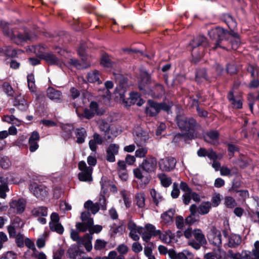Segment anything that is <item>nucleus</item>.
<instances>
[{"mask_svg": "<svg viewBox=\"0 0 259 259\" xmlns=\"http://www.w3.org/2000/svg\"><path fill=\"white\" fill-rule=\"evenodd\" d=\"M78 53L79 56L81 58L82 62L79 63V61L75 59H71L70 63L78 69H83L87 67L90 65L89 63L88 62L89 60V56L86 55L85 52V47L81 46L78 50Z\"/></svg>", "mask_w": 259, "mask_h": 259, "instance_id": "nucleus-4", "label": "nucleus"}, {"mask_svg": "<svg viewBox=\"0 0 259 259\" xmlns=\"http://www.w3.org/2000/svg\"><path fill=\"white\" fill-rule=\"evenodd\" d=\"M168 255L170 259H189L192 256L191 253L187 250L177 252L174 249H170L168 250Z\"/></svg>", "mask_w": 259, "mask_h": 259, "instance_id": "nucleus-18", "label": "nucleus"}, {"mask_svg": "<svg viewBox=\"0 0 259 259\" xmlns=\"http://www.w3.org/2000/svg\"><path fill=\"white\" fill-rule=\"evenodd\" d=\"M10 165V161L6 156L0 155V166L3 168H7Z\"/></svg>", "mask_w": 259, "mask_h": 259, "instance_id": "nucleus-53", "label": "nucleus"}, {"mask_svg": "<svg viewBox=\"0 0 259 259\" xmlns=\"http://www.w3.org/2000/svg\"><path fill=\"white\" fill-rule=\"evenodd\" d=\"M47 96L50 99L56 102H59L61 100V93L52 88L48 89Z\"/></svg>", "mask_w": 259, "mask_h": 259, "instance_id": "nucleus-24", "label": "nucleus"}, {"mask_svg": "<svg viewBox=\"0 0 259 259\" xmlns=\"http://www.w3.org/2000/svg\"><path fill=\"white\" fill-rule=\"evenodd\" d=\"M149 139L147 132L140 130L135 133V141L138 146L144 145Z\"/></svg>", "mask_w": 259, "mask_h": 259, "instance_id": "nucleus-21", "label": "nucleus"}, {"mask_svg": "<svg viewBox=\"0 0 259 259\" xmlns=\"http://www.w3.org/2000/svg\"><path fill=\"white\" fill-rule=\"evenodd\" d=\"M175 213V210L172 208L163 213L161 216L163 222L167 225L171 223Z\"/></svg>", "mask_w": 259, "mask_h": 259, "instance_id": "nucleus-28", "label": "nucleus"}, {"mask_svg": "<svg viewBox=\"0 0 259 259\" xmlns=\"http://www.w3.org/2000/svg\"><path fill=\"white\" fill-rule=\"evenodd\" d=\"M28 86L31 92H33L35 88V80L34 75L32 74H28L27 76Z\"/></svg>", "mask_w": 259, "mask_h": 259, "instance_id": "nucleus-51", "label": "nucleus"}, {"mask_svg": "<svg viewBox=\"0 0 259 259\" xmlns=\"http://www.w3.org/2000/svg\"><path fill=\"white\" fill-rule=\"evenodd\" d=\"M145 198L143 193H138L136 195L135 201L137 205L141 208L145 206Z\"/></svg>", "mask_w": 259, "mask_h": 259, "instance_id": "nucleus-46", "label": "nucleus"}, {"mask_svg": "<svg viewBox=\"0 0 259 259\" xmlns=\"http://www.w3.org/2000/svg\"><path fill=\"white\" fill-rule=\"evenodd\" d=\"M219 134L217 131H210L204 136L205 140L212 144H216L218 143Z\"/></svg>", "mask_w": 259, "mask_h": 259, "instance_id": "nucleus-29", "label": "nucleus"}, {"mask_svg": "<svg viewBox=\"0 0 259 259\" xmlns=\"http://www.w3.org/2000/svg\"><path fill=\"white\" fill-rule=\"evenodd\" d=\"M128 228L130 231V237L135 241L138 240L140 238L139 235L143 232L144 228L137 227L133 222H130L128 225Z\"/></svg>", "mask_w": 259, "mask_h": 259, "instance_id": "nucleus-16", "label": "nucleus"}, {"mask_svg": "<svg viewBox=\"0 0 259 259\" xmlns=\"http://www.w3.org/2000/svg\"><path fill=\"white\" fill-rule=\"evenodd\" d=\"M99 205L102 209H106V201L104 196L101 195V198L99 199V204H94L91 201H88L84 203V206L85 208L90 210L93 214H95L99 210Z\"/></svg>", "mask_w": 259, "mask_h": 259, "instance_id": "nucleus-10", "label": "nucleus"}, {"mask_svg": "<svg viewBox=\"0 0 259 259\" xmlns=\"http://www.w3.org/2000/svg\"><path fill=\"white\" fill-rule=\"evenodd\" d=\"M141 166L147 172L154 171L157 167V161L155 158L148 156L144 159Z\"/></svg>", "mask_w": 259, "mask_h": 259, "instance_id": "nucleus-12", "label": "nucleus"}, {"mask_svg": "<svg viewBox=\"0 0 259 259\" xmlns=\"http://www.w3.org/2000/svg\"><path fill=\"white\" fill-rule=\"evenodd\" d=\"M5 54L8 56L10 57H15L18 54H20L22 51L20 50H16L15 49H13L11 47H9L7 49H5L4 51Z\"/></svg>", "mask_w": 259, "mask_h": 259, "instance_id": "nucleus-50", "label": "nucleus"}, {"mask_svg": "<svg viewBox=\"0 0 259 259\" xmlns=\"http://www.w3.org/2000/svg\"><path fill=\"white\" fill-rule=\"evenodd\" d=\"M26 202L22 199L13 200L10 203L9 213H21L25 208Z\"/></svg>", "mask_w": 259, "mask_h": 259, "instance_id": "nucleus-9", "label": "nucleus"}, {"mask_svg": "<svg viewBox=\"0 0 259 259\" xmlns=\"http://www.w3.org/2000/svg\"><path fill=\"white\" fill-rule=\"evenodd\" d=\"M41 58L48 64L51 65H60V61L52 53H46L41 55Z\"/></svg>", "mask_w": 259, "mask_h": 259, "instance_id": "nucleus-25", "label": "nucleus"}, {"mask_svg": "<svg viewBox=\"0 0 259 259\" xmlns=\"http://www.w3.org/2000/svg\"><path fill=\"white\" fill-rule=\"evenodd\" d=\"M151 82V78L149 74L146 72L142 73L139 86L141 90H145L146 86Z\"/></svg>", "mask_w": 259, "mask_h": 259, "instance_id": "nucleus-27", "label": "nucleus"}, {"mask_svg": "<svg viewBox=\"0 0 259 259\" xmlns=\"http://www.w3.org/2000/svg\"><path fill=\"white\" fill-rule=\"evenodd\" d=\"M206 156H207L210 159L214 160L217 159L221 158L222 157V155H218L213 151L210 149L207 151Z\"/></svg>", "mask_w": 259, "mask_h": 259, "instance_id": "nucleus-60", "label": "nucleus"}, {"mask_svg": "<svg viewBox=\"0 0 259 259\" xmlns=\"http://www.w3.org/2000/svg\"><path fill=\"white\" fill-rule=\"evenodd\" d=\"M101 64L106 68H112L115 66V62L112 60L111 57L107 55H104L102 57Z\"/></svg>", "mask_w": 259, "mask_h": 259, "instance_id": "nucleus-33", "label": "nucleus"}, {"mask_svg": "<svg viewBox=\"0 0 259 259\" xmlns=\"http://www.w3.org/2000/svg\"><path fill=\"white\" fill-rule=\"evenodd\" d=\"M0 182L2 183V185H0V197L2 198H5L6 197V192L8 191L7 183L16 184L18 182L5 176L0 177Z\"/></svg>", "mask_w": 259, "mask_h": 259, "instance_id": "nucleus-17", "label": "nucleus"}, {"mask_svg": "<svg viewBox=\"0 0 259 259\" xmlns=\"http://www.w3.org/2000/svg\"><path fill=\"white\" fill-rule=\"evenodd\" d=\"M177 123L179 127L182 130H185L188 132L186 134V136L188 137L190 139L194 138V135H191L192 132L194 131L195 126V121L193 119H187L185 117L179 116L177 117ZM185 135L184 134H178L175 136L174 138L175 142H177V140L180 138L181 140L184 139Z\"/></svg>", "mask_w": 259, "mask_h": 259, "instance_id": "nucleus-1", "label": "nucleus"}, {"mask_svg": "<svg viewBox=\"0 0 259 259\" xmlns=\"http://www.w3.org/2000/svg\"><path fill=\"white\" fill-rule=\"evenodd\" d=\"M151 96L159 98L164 94V89L163 87L159 83L155 84L153 90L150 93Z\"/></svg>", "mask_w": 259, "mask_h": 259, "instance_id": "nucleus-36", "label": "nucleus"}, {"mask_svg": "<svg viewBox=\"0 0 259 259\" xmlns=\"http://www.w3.org/2000/svg\"><path fill=\"white\" fill-rule=\"evenodd\" d=\"M198 208L197 206L193 204L190 207V211L191 212L190 215L186 219V222L188 224H192L195 221L193 219V218L194 217L195 213L197 211Z\"/></svg>", "mask_w": 259, "mask_h": 259, "instance_id": "nucleus-44", "label": "nucleus"}, {"mask_svg": "<svg viewBox=\"0 0 259 259\" xmlns=\"http://www.w3.org/2000/svg\"><path fill=\"white\" fill-rule=\"evenodd\" d=\"M176 160L172 157L165 158L160 160V168L163 171H168L173 169L176 165Z\"/></svg>", "mask_w": 259, "mask_h": 259, "instance_id": "nucleus-13", "label": "nucleus"}, {"mask_svg": "<svg viewBox=\"0 0 259 259\" xmlns=\"http://www.w3.org/2000/svg\"><path fill=\"white\" fill-rule=\"evenodd\" d=\"M8 35L13 39L15 42L18 45L21 44L22 42L27 40H31L34 37L32 35H29L27 33L25 34V36H23L22 34L13 32L12 31L11 32L10 34H8Z\"/></svg>", "mask_w": 259, "mask_h": 259, "instance_id": "nucleus-20", "label": "nucleus"}, {"mask_svg": "<svg viewBox=\"0 0 259 259\" xmlns=\"http://www.w3.org/2000/svg\"><path fill=\"white\" fill-rule=\"evenodd\" d=\"M208 238L210 243L215 246L219 247L222 244L221 234L219 230L212 229L208 234Z\"/></svg>", "mask_w": 259, "mask_h": 259, "instance_id": "nucleus-15", "label": "nucleus"}, {"mask_svg": "<svg viewBox=\"0 0 259 259\" xmlns=\"http://www.w3.org/2000/svg\"><path fill=\"white\" fill-rule=\"evenodd\" d=\"M241 242V237L236 234H231L229 238L228 245L230 247H234L239 245Z\"/></svg>", "mask_w": 259, "mask_h": 259, "instance_id": "nucleus-35", "label": "nucleus"}, {"mask_svg": "<svg viewBox=\"0 0 259 259\" xmlns=\"http://www.w3.org/2000/svg\"><path fill=\"white\" fill-rule=\"evenodd\" d=\"M222 200L221 195L219 193H215L212 197V204L213 207L218 206L221 203Z\"/></svg>", "mask_w": 259, "mask_h": 259, "instance_id": "nucleus-54", "label": "nucleus"}, {"mask_svg": "<svg viewBox=\"0 0 259 259\" xmlns=\"http://www.w3.org/2000/svg\"><path fill=\"white\" fill-rule=\"evenodd\" d=\"M223 19L231 29H234L236 27V22L230 15H224Z\"/></svg>", "mask_w": 259, "mask_h": 259, "instance_id": "nucleus-38", "label": "nucleus"}, {"mask_svg": "<svg viewBox=\"0 0 259 259\" xmlns=\"http://www.w3.org/2000/svg\"><path fill=\"white\" fill-rule=\"evenodd\" d=\"M39 140L38 132L34 131L32 133L29 140V149L31 152H34L38 148L37 142Z\"/></svg>", "mask_w": 259, "mask_h": 259, "instance_id": "nucleus-22", "label": "nucleus"}, {"mask_svg": "<svg viewBox=\"0 0 259 259\" xmlns=\"http://www.w3.org/2000/svg\"><path fill=\"white\" fill-rule=\"evenodd\" d=\"M193 235L195 239L201 245L206 243V239L202 231L199 229H196L193 231Z\"/></svg>", "mask_w": 259, "mask_h": 259, "instance_id": "nucleus-39", "label": "nucleus"}, {"mask_svg": "<svg viewBox=\"0 0 259 259\" xmlns=\"http://www.w3.org/2000/svg\"><path fill=\"white\" fill-rule=\"evenodd\" d=\"M93 237L91 234H86L83 238L78 240V244L84 245L88 251H90L93 248L92 240Z\"/></svg>", "mask_w": 259, "mask_h": 259, "instance_id": "nucleus-23", "label": "nucleus"}, {"mask_svg": "<svg viewBox=\"0 0 259 259\" xmlns=\"http://www.w3.org/2000/svg\"><path fill=\"white\" fill-rule=\"evenodd\" d=\"M3 120L9 123L15 124L19 126L21 124V121L15 118L13 115H5L3 118Z\"/></svg>", "mask_w": 259, "mask_h": 259, "instance_id": "nucleus-40", "label": "nucleus"}, {"mask_svg": "<svg viewBox=\"0 0 259 259\" xmlns=\"http://www.w3.org/2000/svg\"><path fill=\"white\" fill-rule=\"evenodd\" d=\"M33 215L36 217H46L48 215L47 208L45 207H39L35 208L33 209L32 211Z\"/></svg>", "mask_w": 259, "mask_h": 259, "instance_id": "nucleus-41", "label": "nucleus"}, {"mask_svg": "<svg viewBox=\"0 0 259 259\" xmlns=\"http://www.w3.org/2000/svg\"><path fill=\"white\" fill-rule=\"evenodd\" d=\"M201 79H206V72L203 69L198 71L196 73V81L199 82L201 81Z\"/></svg>", "mask_w": 259, "mask_h": 259, "instance_id": "nucleus-59", "label": "nucleus"}, {"mask_svg": "<svg viewBox=\"0 0 259 259\" xmlns=\"http://www.w3.org/2000/svg\"><path fill=\"white\" fill-rule=\"evenodd\" d=\"M149 106L146 109V113L150 116H155L161 110L168 111L170 105L165 104H158L154 101L149 100L148 102Z\"/></svg>", "mask_w": 259, "mask_h": 259, "instance_id": "nucleus-6", "label": "nucleus"}, {"mask_svg": "<svg viewBox=\"0 0 259 259\" xmlns=\"http://www.w3.org/2000/svg\"><path fill=\"white\" fill-rule=\"evenodd\" d=\"M64 253V250L62 248L60 247L58 250L54 252L53 259H61Z\"/></svg>", "mask_w": 259, "mask_h": 259, "instance_id": "nucleus-63", "label": "nucleus"}, {"mask_svg": "<svg viewBox=\"0 0 259 259\" xmlns=\"http://www.w3.org/2000/svg\"><path fill=\"white\" fill-rule=\"evenodd\" d=\"M159 239L165 243H169L174 238V234L169 230L158 235Z\"/></svg>", "mask_w": 259, "mask_h": 259, "instance_id": "nucleus-34", "label": "nucleus"}, {"mask_svg": "<svg viewBox=\"0 0 259 259\" xmlns=\"http://www.w3.org/2000/svg\"><path fill=\"white\" fill-rule=\"evenodd\" d=\"M119 100L125 106H130L131 104H137L138 106H141L144 102V100L142 99L138 93H132L130 94V97L127 99L125 98V95L124 91H121L118 93Z\"/></svg>", "mask_w": 259, "mask_h": 259, "instance_id": "nucleus-3", "label": "nucleus"}, {"mask_svg": "<svg viewBox=\"0 0 259 259\" xmlns=\"http://www.w3.org/2000/svg\"><path fill=\"white\" fill-rule=\"evenodd\" d=\"M205 38L202 36H200L195 39H194L192 42L190 44L191 46L193 48H196L199 45L202 44V43L205 41Z\"/></svg>", "mask_w": 259, "mask_h": 259, "instance_id": "nucleus-52", "label": "nucleus"}, {"mask_svg": "<svg viewBox=\"0 0 259 259\" xmlns=\"http://www.w3.org/2000/svg\"><path fill=\"white\" fill-rule=\"evenodd\" d=\"M76 142L78 144L83 143L84 142L87 134L83 128H78L75 132Z\"/></svg>", "mask_w": 259, "mask_h": 259, "instance_id": "nucleus-37", "label": "nucleus"}, {"mask_svg": "<svg viewBox=\"0 0 259 259\" xmlns=\"http://www.w3.org/2000/svg\"><path fill=\"white\" fill-rule=\"evenodd\" d=\"M212 252L213 253L214 257L217 259H226L225 252L219 248L217 250H214Z\"/></svg>", "mask_w": 259, "mask_h": 259, "instance_id": "nucleus-55", "label": "nucleus"}, {"mask_svg": "<svg viewBox=\"0 0 259 259\" xmlns=\"http://www.w3.org/2000/svg\"><path fill=\"white\" fill-rule=\"evenodd\" d=\"M224 203L227 207L229 208H232L236 205L235 200L230 196L225 197Z\"/></svg>", "mask_w": 259, "mask_h": 259, "instance_id": "nucleus-57", "label": "nucleus"}, {"mask_svg": "<svg viewBox=\"0 0 259 259\" xmlns=\"http://www.w3.org/2000/svg\"><path fill=\"white\" fill-rule=\"evenodd\" d=\"M119 133L120 131L116 126L112 125L109 127L106 136L107 138L110 139L112 137H116Z\"/></svg>", "mask_w": 259, "mask_h": 259, "instance_id": "nucleus-45", "label": "nucleus"}, {"mask_svg": "<svg viewBox=\"0 0 259 259\" xmlns=\"http://www.w3.org/2000/svg\"><path fill=\"white\" fill-rule=\"evenodd\" d=\"M228 98L234 108L239 109L242 107V103L240 97H235L231 93H230Z\"/></svg>", "mask_w": 259, "mask_h": 259, "instance_id": "nucleus-32", "label": "nucleus"}, {"mask_svg": "<svg viewBox=\"0 0 259 259\" xmlns=\"http://www.w3.org/2000/svg\"><path fill=\"white\" fill-rule=\"evenodd\" d=\"M99 125L100 130L105 132L106 135L110 127L109 124L104 120H101L99 122Z\"/></svg>", "mask_w": 259, "mask_h": 259, "instance_id": "nucleus-62", "label": "nucleus"}, {"mask_svg": "<svg viewBox=\"0 0 259 259\" xmlns=\"http://www.w3.org/2000/svg\"><path fill=\"white\" fill-rule=\"evenodd\" d=\"M144 229L152 236H158L160 234V231L156 230L155 227L151 224H147Z\"/></svg>", "mask_w": 259, "mask_h": 259, "instance_id": "nucleus-47", "label": "nucleus"}, {"mask_svg": "<svg viewBox=\"0 0 259 259\" xmlns=\"http://www.w3.org/2000/svg\"><path fill=\"white\" fill-rule=\"evenodd\" d=\"M15 105L18 106L21 110H25L27 108V104L24 99L22 97H19L16 99Z\"/></svg>", "mask_w": 259, "mask_h": 259, "instance_id": "nucleus-48", "label": "nucleus"}, {"mask_svg": "<svg viewBox=\"0 0 259 259\" xmlns=\"http://www.w3.org/2000/svg\"><path fill=\"white\" fill-rule=\"evenodd\" d=\"M82 223H77L76 224L77 229L80 232H85L93 225V220L91 218L89 212H83L81 215Z\"/></svg>", "mask_w": 259, "mask_h": 259, "instance_id": "nucleus-7", "label": "nucleus"}, {"mask_svg": "<svg viewBox=\"0 0 259 259\" xmlns=\"http://www.w3.org/2000/svg\"><path fill=\"white\" fill-rule=\"evenodd\" d=\"M67 253L70 259H76L78 252L76 248L72 246L68 249Z\"/></svg>", "mask_w": 259, "mask_h": 259, "instance_id": "nucleus-61", "label": "nucleus"}, {"mask_svg": "<svg viewBox=\"0 0 259 259\" xmlns=\"http://www.w3.org/2000/svg\"><path fill=\"white\" fill-rule=\"evenodd\" d=\"M105 86L106 89L105 90L106 95H103V96L104 98H107L109 99L110 96V94L109 93V90L112 89L113 87V83L111 81H107L105 83Z\"/></svg>", "mask_w": 259, "mask_h": 259, "instance_id": "nucleus-56", "label": "nucleus"}, {"mask_svg": "<svg viewBox=\"0 0 259 259\" xmlns=\"http://www.w3.org/2000/svg\"><path fill=\"white\" fill-rule=\"evenodd\" d=\"M90 109L91 110L90 113H88L89 109H85L84 110V114L82 115L80 114L79 109L77 108L76 109V112L79 117H81V116H83L87 118H91L94 116L95 114H98L97 112L98 105L96 102H92L91 103Z\"/></svg>", "mask_w": 259, "mask_h": 259, "instance_id": "nucleus-19", "label": "nucleus"}, {"mask_svg": "<svg viewBox=\"0 0 259 259\" xmlns=\"http://www.w3.org/2000/svg\"><path fill=\"white\" fill-rule=\"evenodd\" d=\"M183 202L187 205L190 202V200L192 199L195 201H199L200 198L199 195L195 192H190L185 193L183 196Z\"/></svg>", "mask_w": 259, "mask_h": 259, "instance_id": "nucleus-30", "label": "nucleus"}, {"mask_svg": "<svg viewBox=\"0 0 259 259\" xmlns=\"http://www.w3.org/2000/svg\"><path fill=\"white\" fill-rule=\"evenodd\" d=\"M133 172L135 177L140 180L143 184L146 185L149 183L150 179L148 176L147 175H144L140 168H137L134 169Z\"/></svg>", "mask_w": 259, "mask_h": 259, "instance_id": "nucleus-26", "label": "nucleus"}, {"mask_svg": "<svg viewBox=\"0 0 259 259\" xmlns=\"http://www.w3.org/2000/svg\"><path fill=\"white\" fill-rule=\"evenodd\" d=\"M150 194L153 198V199L154 201V202L156 203V205L158 204V203L161 201L163 199L162 196L160 194L157 192L155 190L152 189L150 191Z\"/></svg>", "mask_w": 259, "mask_h": 259, "instance_id": "nucleus-49", "label": "nucleus"}, {"mask_svg": "<svg viewBox=\"0 0 259 259\" xmlns=\"http://www.w3.org/2000/svg\"><path fill=\"white\" fill-rule=\"evenodd\" d=\"M78 168L81 171L78 174V178L80 181L83 182L92 181L93 168L92 167L87 166L85 162L81 161L78 163Z\"/></svg>", "mask_w": 259, "mask_h": 259, "instance_id": "nucleus-5", "label": "nucleus"}, {"mask_svg": "<svg viewBox=\"0 0 259 259\" xmlns=\"http://www.w3.org/2000/svg\"><path fill=\"white\" fill-rule=\"evenodd\" d=\"M252 254L249 251L244 250L241 253H235L229 251L228 256L230 259H259V241L254 243V247L252 250Z\"/></svg>", "mask_w": 259, "mask_h": 259, "instance_id": "nucleus-2", "label": "nucleus"}, {"mask_svg": "<svg viewBox=\"0 0 259 259\" xmlns=\"http://www.w3.org/2000/svg\"><path fill=\"white\" fill-rule=\"evenodd\" d=\"M117 250L118 252L120 254H121V255H123V254L126 253L128 252V248L126 245L122 244L119 245L117 247Z\"/></svg>", "mask_w": 259, "mask_h": 259, "instance_id": "nucleus-64", "label": "nucleus"}, {"mask_svg": "<svg viewBox=\"0 0 259 259\" xmlns=\"http://www.w3.org/2000/svg\"><path fill=\"white\" fill-rule=\"evenodd\" d=\"M211 208V203L210 202H203L198 206L197 212L201 215H204L208 213Z\"/></svg>", "mask_w": 259, "mask_h": 259, "instance_id": "nucleus-31", "label": "nucleus"}, {"mask_svg": "<svg viewBox=\"0 0 259 259\" xmlns=\"http://www.w3.org/2000/svg\"><path fill=\"white\" fill-rule=\"evenodd\" d=\"M88 80L89 82H94L98 81L99 83L101 82L99 80V73L97 70H94L90 72L88 74Z\"/></svg>", "mask_w": 259, "mask_h": 259, "instance_id": "nucleus-42", "label": "nucleus"}, {"mask_svg": "<svg viewBox=\"0 0 259 259\" xmlns=\"http://www.w3.org/2000/svg\"><path fill=\"white\" fill-rule=\"evenodd\" d=\"M30 189L33 192L34 195L37 198L41 199L44 198L48 195V191L47 188L44 185H39L33 183L31 184Z\"/></svg>", "mask_w": 259, "mask_h": 259, "instance_id": "nucleus-11", "label": "nucleus"}, {"mask_svg": "<svg viewBox=\"0 0 259 259\" xmlns=\"http://www.w3.org/2000/svg\"><path fill=\"white\" fill-rule=\"evenodd\" d=\"M107 244V242L101 239H97L96 240L94 248L96 250H101L104 248Z\"/></svg>", "mask_w": 259, "mask_h": 259, "instance_id": "nucleus-58", "label": "nucleus"}, {"mask_svg": "<svg viewBox=\"0 0 259 259\" xmlns=\"http://www.w3.org/2000/svg\"><path fill=\"white\" fill-rule=\"evenodd\" d=\"M158 178L160 181L161 185L165 187H168L171 183L170 178L167 177L165 174H159L158 175Z\"/></svg>", "mask_w": 259, "mask_h": 259, "instance_id": "nucleus-43", "label": "nucleus"}, {"mask_svg": "<svg viewBox=\"0 0 259 259\" xmlns=\"http://www.w3.org/2000/svg\"><path fill=\"white\" fill-rule=\"evenodd\" d=\"M208 33L211 39L218 42L224 39L227 32L221 27H217L215 28L211 29Z\"/></svg>", "mask_w": 259, "mask_h": 259, "instance_id": "nucleus-14", "label": "nucleus"}, {"mask_svg": "<svg viewBox=\"0 0 259 259\" xmlns=\"http://www.w3.org/2000/svg\"><path fill=\"white\" fill-rule=\"evenodd\" d=\"M51 221L49 222V227L51 231L59 234L64 232V228L59 222V217L58 213L53 212L51 214Z\"/></svg>", "mask_w": 259, "mask_h": 259, "instance_id": "nucleus-8", "label": "nucleus"}]
</instances>
